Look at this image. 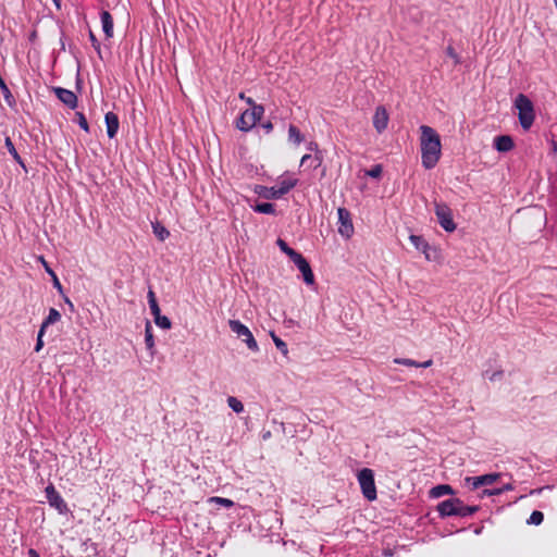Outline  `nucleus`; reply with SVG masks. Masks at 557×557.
I'll return each mask as SVG.
<instances>
[{
	"label": "nucleus",
	"instance_id": "obj_1",
	"mask_svg": "<svg viewBox=\"0 0 557 557\" xmlns=\"http://www.w3.org/2000/svg\"><path fill=\"white\" fill-rule=\"evenodd\" d=\"M421 162L426 170L433 169L441 158V137L437 132L428 125L420 126Z\"/></svg>",
	"mask_w": 557,
	"mask_h": 557
},
{
	"label": "nucleus",
	"instance_id": "obj_2",
	"mask_svg": "<svg viewBox=\"0 0 557 557\" xmlns=\"http://www.w3.org/2000/svg\"><path fill=\"white\" fill-rule=\"evenodd\" d=\"M298 184V180L287 176V177H281L278 182V186H263V185H256L253 191L264 199H280L284 195L288 194L294 187H296Z\"/></svg>",
	"mask_w": 557,
	"mask_h": 557
},
{
	"label": "nucleus",
	"instance_id": "obj_3",
	"mask_svg": "<svg viewBox=\"0 0 557 557\" xmlns=\"http://www.w3.org/2000/svg\"><path fill=\"white\" fill-rule=\"evenodd\" d=\"M515 108L518 110L521 127L524 131L530 129L535 119L533 102L525 95L519 94L515 99Z\"/></svg>",
	"mask_w": 557,
	"mask_h": 557
},
{
	"label": "nucleus",
	"instance_id": "obj_4",
	"mask_svg": "<svg viewBox=\"0 0 557 557\" xmlns=\"http://www.w3.org/2000/svg\"><path fill=\"white\" fill-rule=\"evenodd\" d=\"M358 482L364 498L370 502L375 500L377 495L373 471L369 468L361 469L358 473Z\"/></svg>",
	"mask_w": 557,
	"mask_h": 557
},
{
	"label": "nucleus",
	"instance_id": "obj_5",
	"mask_svg": "<svg viewBox=\"0 0 557 557\" xmlns=\"http://www.w3.org/2000/svg\"><path fill=\"white\" fill-rule=\"evenodd\" d=\"M228 326L232 332H234L239 338H242L246 343L247 347L250 350H252V351L259 350V346H258L252 333L239 320H230Z\"/></svg>",
	"mask_w": 557,
	"mask_h": 557
},
{
	"label": "nucleus",
	"instance_id": "obj_6",
	"mask_svg": "<svg viewBox=\"0 0 557 557\" xmlns=\"http://www.w3.org/2000/svg\"><path fill=\"white\" fill-rule=\"evenodd\" d=\"M435 215L440 225L446 232H454L456 230V224L453 220V211L446 203L435 202Z\"/></svg>",
	"mask_w": 557,
	"mask_h": 557
},
{
	"label": "nucleus",
	"instance_id": "obj_7",
	"mask_svg": "<svg viewBox=\"0 0 557 557\" xmlns=\"http://www.w3.org/2000/svg\"><path fill=\"white\" fill-rule=\"evenodd\" d=\"M337 215L339 224L338 233L345 238H350L354 234V225L349 210L341 207L337 209Z\"/></svg>",
	"mask_w": 557,
	"mask_h": 557
},
{
	"label": "nucleus",
	"instance_id": "obj_8",
	"mask_svg": "<svg viewBox=\"0 0 557 557\" xmlns=\"http://www.w3.org/2000/svg\"><path fill=\"white\" fill-rule=\"evenodd\" d=\"M46 498L49 505L58 510L59 513L64 515L69 511L67 505L60 495V493L55 490L53 484H49L46 490Z\"/></svg>",
	"mask_w": 557,
	"mask_h": 557
},
{
	"label": "nucleus",
	"instance_id": "obj_9",
	"mask_svg": "<svg viewBox=\"0 0 557 557\" xmlns=\"http://www.w3.org/2000/svg\"><path fill=\"white\" fill-rule=\"evenodd\" d=\"M459 498H449L437 505V511L441 518L453 517L458 515Z\"/></svg>",
	"mask_w": 557,
	"mask_h": 557
},
{
	"label": "nucleus",
	"instance_id": "obj_10",
	"mask_svg": "<svg viewBox=\"0 0 557 557\" xmlns=\"http://www.w3.org/2000/svg\"><path fill=\"white\" fill-rule=\"evenodd\" d=\"M294 263L300 271L304 282L307 285H313L314 284V274H313L311 267H310L309 262L307 261V259L302 255H300L294 261Z\"/></svg>",
	"mask_w": 557,
	"mask_h": 557
},
{
	"label": "nucleus",
	"instance_id": "obj_11",
	"mask_svg": "<svg viewBox=\"0 0 557 557\" xmlns=\"http://www.w3.org/2000/svg\"><path fill=\"white\" fill-rule=\"evenodd\" d=\"M53 91L58 99L71 109L77 107V96L69 89L62 87H54Z\"/></svg>",
	"mask_w": 557,
	"mask_h": 557
},
{
	"label": "nucleus",
	"instance_id": "obj_12",
	"mask_svg": "<svg viewBox=\"0 0 557 557\" xmlns=\"http://www.w3.org/2000/svg\"><path fill=\"white\" fill-rule=\"evenodd\" d=\"M388 124V113L383 106H379L375 109L373 115V126L379 134L383 133Z\"/></svg>",
	"mask_w": 557,
	"mask_h": 557
},
{
	"label": "nucleus",
	"instance_id": "obj_13",
	"mask_svg": "<svg viewBox=\"0 0 557 557\" xmlns=\"http://www.w3.org/2000/svg\"><path fill=\"white\" fill-rule=\"evenodd\" d=\"M499 478L498 473H488L479 476H468L466 482L472 485V488H479L483 485H491Z\"/></svg>",
	"mask_w": 557,
	"mask_h": 557
},
{
	"label": "nucleus",
	"instance_id": "obj_14",
	"mask_svg": "<svg viewBox=\"0 0 557 557\" xmlns=\"http://www.w3.org/2000/svg\"><path fill=\"white\" fill-rule=\"evenodd\" d=\"M256 117L250 113V110H245L236 120V127L242 132H249L256 126Z\"/></svg>",
	"mask_w": 557,
	"mask_h": 557
},
{
	"label": "nucleus",
	"instance_id": "obj_15",
	"mask_svg": "<svg viewBox=\"0 0 557 557\" xmlns=\"http://www.w3.org/2000/svg\"><path fill=\"white\" fill-rule=\"evenodd\" d=\"M104 122L107 125V134L109 138H114L117 134L120 122L119 117L113 112H108L104 115Z\"/></svg>",
	"mask_w": 557,
	"mask_h": 557
},
{
	"label": "nucleus",
	"instance_id": "obj_16",
	"mask_svg": "<svg viewBox=\"0 0 557 557\" xmlns=\"http://www.w3.org/2000/svg\"><path fill=\"white\" fill-rule=\"evenodd\" d=\"M515 147V143L509 135H500L494 139V148L499 152H508Z\"/></svg>",
	"mask_w": 557,
	"mask_h": 557
},
{
	"label": "nucleus",
	"instance_id": "obj_17",
	"mask_svg": "<svg viewBox=\"0 0 557 557\" xmlns=\"http://www.w3.org/2000/svg\"><path fill=\"white\" fill-rule=\"evenodd\" d=\"M101 24H102V30L107 38L113 37V17L110 14L109 11H101L100 13Z\"/></svg>",
	"mask_w": 557,
	"mask_h": 557
},
{
	"label": "nucleus",
	"instance_id": "obj_18",
	"mask_svg": "<svg viewBox=\"0 0 557 557\" xmlns=\"http://www.w3.org/2000/svg\"><path fill=\"white\" fill-rule=\"evenodd\" d=\"M409 239L417 250L422 251L425 255L426 259H430V255L428 252V250L430 249V245L422 236L410 235Z\"/></svg>",
	"mask_w": 557,
	"mask_h": 557
},
{
	"label": "nucleus",
	"instance_id": "obj_19",
	"mask_svg": "<svg viewBox=\"0 0 557 557\" xmlns=\"http://www.w3.org/2000/svg\"><path fill=\"white\" fill-rule=\"evenodd\" d=\"M394 363L403 364L406 367H416V368H429L432 366L433 361L431 359L423 361V362H417L409 358H395Z\"/></svg>",
	"mask_w": 557,
	"mask_h": 557
},
{
	"label": "nucleus",
	"instance_id": "obj_20",
	"mask_svg": "<svg viewBox=\"0 0 557 557\" xmlns=\"http://www.w3.org/2000/svg\"><path fill=\"white\" fill-rule=\"evenodd\" d=\"M453 494H454V490L448 484H438V485L432 487L430 491V496L434 497V498H438L444 495H453Z\"/></svg>",
	"mask_w": 557,
	"mask_h": 557
},
{
	"label": "nucleus",
	"instance_id": "obj_21",
	"mask_svg": "<svg viewBox=\"0 0 557 557\" xmlns=\"http://www.w3.org/2000/svg\"><path fill=\"white\" fill-rule=\"evenodd\" d=\"M145 344L147 349L153 355L154 348V338H153V330L151 323L149 321L146 322L145 325Z\"/></svg>",
	"mask_w": 557,
	"mask_h": 557
},
{
	"label": "nucleus",
	"instance_id": "obj_22",
	"mask_svg": "<svg viewBox=\"0 0 557 557\" xmlns=\"http://www.w3.org/2000/svg\"><path fill=\"white\" fill-rule=\"evenodd\" d=\"M4 145L9 151V153L12 156V158L23 168L26 170L25 163L22 160L21 156L18 154L17 150L14 147V144L12 143L10 137H5Z\"/></svg>",
	"mask_w": 557,
	"mask_h": 557
},
{
	"label": "nucleus",
	"instance_id": "obj_23",
	"mask_svg": "<svg viewBox=\"0 0 557 557\" xmlns=\"http://www.w3.org/2000/svg\"><path fill=\"white\" fill-rule=\"evenodd\" d=\"M277 246L280 247L281 251L286 253L290 260L294 262L301 253L296 251L295 249L290 248L285 240L282 238H278L276 242Z\"/></svg>",
	"mask_w": 557,
	"mask_h": 557
},
{
	"label": "nucleus",
	"instance_id": "obj_24",
	"mask_svg": "<svg viewBox=\"0 0 557 557\" xmlns=\"http://www.w3.org/2000/svg\"><path fill=\"white\" fill-rule=\"evenodd\" d=\"M152 231L156 237L161 242H164L170 236L168 228L158 221L152 223Z\"/></svg>",
	"mask_w": 557,
	"mask_h": 557
},
{
	"label": "nucleus",
	"instance_id": "obj_25",
	"mask_svg": "<svg viewBox=\"0 0 557 557\" xmlns=\"http://www.w3.org/2000/svg\"><path fill=\"white\" fill-rule=\"evenodd\" d=\"M61 320V313L55 308H50L48 317L42 321L40 327L46 330L49 325Z\"/></svg>",
	"mask_w": 557,
	"mask_h": 557
},
{
	"label": "nucleus",
	"instance_id": "obj_26",
	"mask_svg": "<svg viewBox=\"0 0 557 557\" xmlns=\"http://www.w3.org/2000/svg\"><path fill=\"white\" fill-rule=\"evenodd\" d=\"M0 89H1V91L3 94L5 102L10 107H13L15 104V99H14L12 92L10 91L8 85L5 84V82H4V79L2 78L1 75H0Z\"/></svg>",
	"mask_w": 557,
	"mask_h": 557
},
{
	"label": "nucleus",
	"instance_id": "obj_27",
	"mask_svg": "<svg viewBox=\"0 0 557 557\" xmlns=\"http://www.w3.org/2000/svg\"><path fill=\"white\" fill-rule=\"evenodd\" d=\"M479 510V506H467L463 504V502L460 499V506H458V515L457 517H470L474 515Z\"/></svg>",
	"mask_w": 557,
	"mask_h": 557
},
{
	"label": "nucleus",
	"instance_id": "obj_28",
	"mask_svg": "<svg viewBox=\"0 0 557 557\" xmlns=\"http://www.w3.org/2000/svg\"><path fill=\"white\" fill-rule=\"evenodd\" d=\"M288 139L289 141L299 145L304 140V135L301 134L297 126L290 124L288 127Z\"/></svg>",
	"mask_w": 557,
	"mask_h": 557
},
{
	"label": "nucleus",
	"instance_id": "obj_29",
	"mask_svg": "<svg viewBox=\"0 0 557 557\" xmlns=\"http://www.w3.org/2000/svg\"><path fill=\"white\" fill-rule=\"evenodd\" d=\"M253 211L263 214H275V206L271 202H261L253 206Z\"/></svg>",
	"mask_w": 557,
	"mask_h": 557
},
{
	"label": "nucleus",
	"instance_id": "obj_30",
	"mask_svg": "<svg viewBox=\"0 0 557 557\" xmlns=\"http://www.w3.org/2000/svg\"><path fill=\"white\" fill-rule=\"evenodd\" d=\"M147 298H148V304H149V308H150L151 314L153 317H156L157 314H161V310H160V307L158 305L156 295H154V293L151 289H149V292L147 294Z\"/></svg>",
	"mask_w": 557,
	"mask_h": 557
},
{
	"label": "nucleus",
	"instance_id": "obj_31",
	"mask_svg": "<svg viewBox=\"0 0 557 557\" xmlns=\"http://www.w3.org/2000/svg\"><path fill=\"white\" fill-rule=\"evenodd\" d=\"M208 503L210 504H216V505H221L225 508H231L233 507L235 504L232 499H228V498H223V497H219V496H212L208 499Z\"/></svg>",
	"mask_w": 557,
	"mask_h": 557
},
{
	"label": "nucleus",
	"instance_id": "obj_32",
	"mask_svg": "<svg viewBox=\"0 0 557 557\" xmlns=\"http://www.w3.org/2000/svg\"><path fill=\"white\" fill-rule=\"evenodd\" d=\"M153 320L154 323L163 330H169L172 326L171 320L165 315L157 314L156 317H153Z\"/></svg>",
	"mask_w": 557,
	"mask_h": 557
},
{
	"label": "nucleus",
	"instance_id": "obj_33",
	"mask_svg": "<svg viewBox=\"0 0 557 557\" xmlns=\"http://www.w3.org/2000/svg\"><path fill=\"white\" fill-rule=\"evenodd\" d=\"M227 404H228V407H230L233 411H235L236 413H240V412H243V411H244V405H243V403H242L239 399H237L236 397H234V396H230V397L227 398Z\"/></svg>",
	"mask_w": 557,
	"mask_h": 557
},
{
	"label": "nucleus",
	"instance_id": "obj_34",
	"mask_svg": "<svg viewBox=\"0 0 557 557\" xmlns=\"http://www.w3.org/2000/svg\"><path fill=\"white\" fill-rule=\"evenodd\" d=\"M271 337L276 346V348L284 355V356H287L288 354V348H287V344L281 339L278 336H276L273 332L271 333Z\"/></svg>",
	"mask_w": 557,
	"mask_h": 557
},
{
	"label": "nucleus",
	"instance_id": "obj_35",
	"mask_svg": "<svg viewBox=\"0 0 557 557\" xmlns=\"http://www.w3.org/2000/svg\"><path fill=\"white\" fill-rule=\"evenodd\" d=\"M544 520V515L540 510H534L528 519V524L540 525Z\"/></svg>",
	"mask_w": 557,
	"mask_h": 557
},
{
	"label": "nucleus",
	"instance_id": "obj_36",
	"mask_svg": "<svg viewBox=\"0 0 557 557\" xmlns=\"http://www.w3.org/2000/svg\"><path fill=\"white\" fill-rule=\"evenodd\" d=\"M250 113L253 117H256V122L258 123L264 114V107L262 104L255 103L251 108H249Z\"/></svg>",
	"mask_w": 557,
	"mask_h": 557
},
{
	"label": "nucleus",
	"instance_id": "obj_37",
	"mask_svg": "<svg viewBox=\"0 0 557 557\" xmlns=\"http://www.w3.org/2000/svg\"><path fill=\"white\" fill-rule=\"evenodd\" d=\"M75 119H76V122L78 123V125L85 131V132H89V125H88V122H87V119L86 116L84 115V113L82 112H76L75 113Z\"/></svg>",
	"mask_w": 557,
	"mask_h": 557
},
{
	"label": "nucleus",
	"instance_id": "obj_38",
	"mask_svg": "<svg viewBox=\"0 0 557 557\" xmlns=\"http://www.w3.org/2000/svg\"><path fill=\"white\" fill-rule=\"evenodd\" d=\"M89 40L91 42V46L94 47V49L97 51L98 55L100 57V59H102V55H101V47H100V42L99 40L97 39L96 35L92 33V30H89Z\"/></svg>",
	"mask_w": 557,
	"mask_h": 557
},
{
	"label": "nucleus",
	"instance_id": "obj_39",
	"mask_svg": "<svg viewBox=\"0 0 557 557\" xmlns=\"http://www.w3.org/2000/svg\"><path fill=\"white\" fill-rule=\"evenodd\" d=\"M45 332H46V330H44V327L39 329V332H38V335H37L36 345H35V351L36 352H39L42 349V347H44L42 337L45 335Z\"/></svg>",
	"mask_w": 557,
	"mask_h": 557
},
{
	"label": "nucleus",
	"instance_id": "obj_40",
	"mask_svg": "<svg viewBox=\"0 0 557 557\" xmlns=\"http://www.w3.org/2000/svg\"><path fill=\"white\" fill-rule=\"evenodd\" d=\"M367 174L372 178H379L382 174V166L380 164L374 165Z\"/></svg>",
	"mask_w": 557,
	"mask_h": 557
},
{
	"label": "nucleus",
	"instance_id": "obj_41",
	"mask_svg": "<svg viewBox=\"0 0 557 557\" xmlns=\"http://www.w3.org/2000/svg\"><path fill=\"white\" fill-rule=\"evenodd\" d=\"M323 157L321 154V151H318L314 157H312L311 165L313 169L319 168L322 164Z\"/></svg>",
	"mask_w": 557,
	"mask_h": 557
},
{
	"label": "nucleus",
	"instance_id": "obj_42",
	"mask_svg": "<svg viewBox=\"0 0 557 557\" xmlns=\"http://www.w3.org/2000/svg\"><path fill=\"white\" fill-rule=\"evenodd\" d=\"M52 283H53V287L57 288L58 292L62 294L63 293V287H62V285H61V283H60V281H59L57 275H53Z\"/></svg>",
	"mask_w": 557,
	"mask_h": 557
},
{
	"label": "nucleus",
	"instance_id": "obj_43",
	"mask_svg": "<svg viewBox=\"0 0 557 557\" xmlns=\"http://www.w3.org/2000/svg\"><path fill=\"white\" fill-rule=\"evenodd\" d=\"M446 53L447 55H449L450 58H453L455 60L456 63L459 62L458 60V55L457 53L455 52L454 48L451 46H449L447 49H446Z\"/></svg>",
	"mask_w": 557,
	"mask_h": 557
},
{
	"label": "nucleus",
	"instance_id": "obj_44",
	"mask_svg": "<svg viewBox=\"0 0 557 557\" xmlns=\"http://www.w3.org/2000/svg\"><path fill=\"white\" fill-rule=\"evenodd\" d=\"M40 260L45 267L46 272L51 276V278L53 277V275H57L42 257H40Z\"/></svg>",
	"mask_w": 557,
	"mask_h": 557
},
{
	"label": "nucleus",
	"instance_id": "obj_45",
	"mask_svg": "<svg viewBox=\"0 0 557 557\" xmlns=\"http://www.w3.org/2000/svg\"><path fill=\"white\" fill-rule=\"evenodd\" d=\"M502 493H503L502 488H493V490H484L483 491L484 495H490V496H492V495H499Z\"/></svg>",
	"mask_w": 557,
	"mask_h": 557
},
{
	"label": "nucleus",
	"instance_id": "obj_46",
	"mask_svg": "<svg viewBox=\"0 0 557 557\" xmlns=\"http://www.w3.org/2000/svg\"><path fill=\"white\" fill-rule=\"evenodd\" d=\"M261 127L265 131L267 134H270L273 131V124L270 121L262 123Z\"/></svg>",
	"mask_w": 557,
	"mask_h": 557
},
{
	"label": "nucleus",
	"instance_id": "obj_47",
	"mask_svg": "<svg viewBox=\"0 0 557 557\" xmlns=\"http://www.w3.org/2000/svg\"><path fill=\"white\" fill-rule=\"evenodd\" d=\"M239 98H240V99H243V100H245V101H246V103H247L250 108L256 103V102H255V100H253L252 98H250V97H246L244 92H240V94H239Z\"/></svg>",
	"mask_w": 557,
	"mask_h": 557
},
{
	"label": "nucleus",
	"instance_id": "obj_48",
	"mask_svg": "<svg viewBox=\"0 0 557 557\" xmlns=\"http://www.w3.org/2000/svg\"><path fill=\"white\" fill-rule=\"evenodd\" d=\"M502 376H503V371H495L488 376V379H490V381H496V380L500 379Z\"/></svg>",
	"mask_w": 557,
	"mask_h": 557
},
{
	"label": "nucleus",
	"instance_id": "obj_49",
	"mask_svg": "<svg viewBox=\"0 0 557 557\" xmlns=\"http://www.w3.org/2000/svg\"><path fill=\"white\" fill-rule=\"evenodd\" d=\"M312 162V156L311 154H305L302 156L301 160H300V165H304L306 164L307 162Z\"/></svg>",
	"mask_w": 557,
	"mask_h": 557
},
{
	"label": "nucleus",
	"instance_id": "obj_50",
	"mask_svg": "<svg viewBox=\"0 0 557 557\" xmlns=\"http://www.w3.org/2000/svg\"><path fill=\"white\" fill-rule=\"evenodd\" d=\"M308 149H309L310 151H315V153H317V152L319 151V149H318V144H317V143H314V141H310V143L308 144Z\"/></svg>",
	"mask_w": 557,
	"mask_h": 557
},
{
	"label": "nucleus",
	"instance_id": "obj_51",
	"mask_svg": "<svg viewBox=\"0 0 557 557\" xmlns=\"http://www.w3.org/2000/svg\"><path fill=\"white\" fill-rule=\"evenodd\" d=\"M27 554H28V557H40L38 552L34 548H29Z\"/></svg>",
	"mask_w": 557,
	"mask_h": 557
},
{
	"label": "nucleus",
	"instance_id": "obj_52",
	"mask_svg": "<svg viewBox=\"0 0 557 557\" xmlns=\"http://www.w3.org/2000/svg\"><path fill=\"white\" fill-rule=\"evenodd\" d=\"M270 437H271V432H270V431H267V432H264V433L262 434V438H263V440H268V438H270Z\"/></svg>",
	"mask_w": 557,
	"mask_h": 557
},
{
	"label": "nucleus",
	"instance_id": "obj_53",
	"mask_svg": "<svg viewBox=\"0 0 557 557\" xmlns=\"http://www.w3.org/2000/svg\"><path fill=\"white\" fill-rule=\"evenodd\" d=\"M58 10L61 9V0H52Z\"/></svg>",
	"mask_w": 557,
	"mask_h": 557
},
{
	"label": "nucleus",
	"instance_id": "obj_54",
	"mask_svg": "<svg viewBox=\"0 0 557 557\" xmlns=\"http://www.w3.org/2000/svg\"><path fill=\"white\" fill-rule=\"evenodd\" d=\"M503 492L504 491H510L512 490V485L509 483V484H506L504 487H502Z\"/></svg>",
	"mask_w": 557,
	"mask_h": 557
},
{
	"label": "nucleus",
	"instance_id": "obj_55",
	"mask_svg": "<svg viewBox=\"0 0 557 557\" xmlns=\"http://www.w3.org/2000/svg\"><path fill=\"white\" fill-rule=\"evenodd\" d=\"M65 302L69 304L71 307H73L72 302L70 301L69 298H65Z\"/></svg>",
	"mask_w": 557,
	"mask_h": 557
},
{
	"label": "nucleus",
	"instance_id": "obj_56",
	"mask_svg": "<svg viewBox=\"0 0 557 557\" xmlns=\"http://www.w3.org/2000/svg\"><path fill=\"white\" fill-rule=\"evenodd\" d=\"M281 428L283 429V431L285 430V423L284 422H281Z\"/></svg>",
	"mask_w": 557,
	"mask_h": 557
},
{
	"label": "nucleus",
	"instance_id": "obj_57",
	"mask_svg": "<svg viewBox=\"0 0 557 557\" xmlns=\"http://www.w3.org/2000/svg\"><path fill=\"white\" fill-rule=\"evenodd\" d=\"M537 493L542 492V488L536 490ZM531 493H535V491H532Z\"/></svg>",
	"mask_w": 557,
	"mask_h": 557
},
{
	"label": "nucleus",
	"instance_id": "obj_58",
	"mask_svg": "<svg viewBox=\"0 0 557 557\" xmlns=\"http://www.w3.org/2000/svg\"><path fill=\"white\" fill-rule=\"evenodd\" d=\"M553 1H554V4H555L556 9H557V0H553Z\"/></svg>",
	"mask_w": 557,
	"mask_h": 557
}]
</instances>
